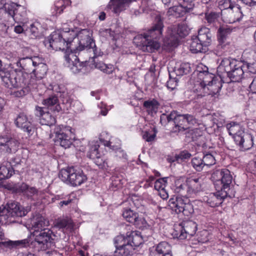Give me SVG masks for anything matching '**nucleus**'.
Returning a JSON list of instances; mask_svg holds the SVG:
<instances>
[{"mask_svg":"<svg viewBox=\"0 0 256 256\" xmlns=\"http://www.w3.org/2000/svg\"><path fill=\"white\" fill-rule=\"evenodd\" d=\"M26 16V11L24 8L20 6L17 8V10L15 12L14 16L12 17V20L18 22L24 20V18Z\"/></svg>","mask_w":256,"mask_h":256,"instance_id":"a19ab883","label":"nucleus"},{"mask_svg":"<svg viewBox=\"0 0 256 256\" xmlns=\"http://www.w3.org/2000/svg\"><path fill=\"white\" fill-rule=\"evenodd\" d=\"M122 216L126 221L138 228H141L146 222L142 218L140 217L137 212L130 209L124 210L122 212Z\"/></svg>","mask_w":256,"mask_h":256,"instance_id":"5701e85b","label":"nucleus"},{"mask_svg":"<svg viewBox=\"0 0 256 256\" xmlns=\"http://www.w3.org/2000/svg\"><path fill=\"white\" fill-rule=\"evenodd\" d=\"M196 224L193 221L184 222L176 227L172 234L174 238L184 240L193 236L196 231Z\"/></svg>","mask_w":256,"mask_h":256,"instance_id":"4468645a","label":"nucleus"},{"mask_svg":"<svg viewBox=\"0 0 256 256\" xmlns=\"http://www.w3.org/2000/svg\"><path fill=\"white\" fill-rule=\"evenodd\" d=\"M2 66V61L0 60V78L2 80L3 82L4 80L6 78L9 74L10 72L7 69L3 68Z\"/></svg>","mask_w":256,"mask_h":256,"instance_id":"680f3d73","label":"nucleus"},{"mask_svg":"<svg viewBox=\"0 0 256 256\" xmlns=\"http://www.w3.org/2000/svg\"><path fill=\"white\" fill-rule=\"evenodd\" d=\"M218 14L215 12H212L210 14H206V19L208 22L210 24L216 23L218 20Z\"/></svg>","mask_w":256,"mask_h":256,"instance_id":"13d9d810","label":"nucleus"},{"mask_svg":"<svg viewBox=\"0 0 256 256\" xmlns=\"http://www.w3.org/2000/svg\"><path fill=\"white\" fill-rule=\"evenodd\" d=\"M12 168L2 166L0 167V180L10 178L12 174L14 171Z\"/></svg>","mask_w":256,"mask_h":256,"instance_id":"c03bdc74","label":"nucleus"},{"mask_svg":"<svg viewBox=\"0 0 256 256\" xmlns=\"http://www.w3.org/2000/svg\"><path fill=\"white\" fill-rule=\"evenodd\" d=\"M62 32H66L68 33V38H66V42L68 43L69 48H70V51H72V47L70 46V43H72L74 40L76 39L78 36V32H77L72 30H69L68 31H63Z\"/></svg>","mask_w":256,"mask_h":256,"instance_id":"6e6d98bb","label":"nucleus"},{"mask_svg":"<svg viewBox=\"0 0 256 256\" xmlns=\"http://www.w3.org/2000/svg\"><path fill=\"white\" fill-rule=\"evenodd\" d=\"M194 7V4H186L184 2L183 4L170 7L168 11V14L169 16H173L176 18L181 17L186 12H190L193 9Z\"/></svg>","mask_w":256,"mask_h":256,"instance_id":"b1692460","label":"nucleus"},{"mask_svg":"<svg viewBox=\"0 0 256 256\" xmlns=\"http://www.w3.org/2000/svg\"><path fill=\"white\" fill-rule=\"evenodd\" d=\"M48 222L42 216L38 217L34 220L32 226L34 231L40 230L45 228L44 227L48 225Z\"/></svg>","mask_w":256,"mask_h":256,"instance_id":"ea45409f","label":"nucleus"},{"mask_svg":"<svg viewBox=\"0 0 256 256\" xmlns=\"http://www.w3.org/2000/svg\"><path fill=\"white\" fill-rule=\"evenodd\" d=\"M156 136V134H150L148 132H145L142 136V137L144 139L146 140L147 142H152V141Z\"/></svg>","mask_w":256,"mask_h":256,"instance_id":"338daca9","label":"nucleus"},{"mask_svg":"<svg viewBox=\"0 0 256 256\" xmlns=\"http://www.w3.org/2000/svg\"><path fill=\"white\" fill-rule=\"evenodd\" d=\"M21 190L24 192V194L28 197L31 198L36 194L38 192L37 190L33 187H29L26 184H22L21 186Z\"/></svg>","mask_w":256,"mask_h":256,"instance_id":"5fc2aeb1","label":"nucleus"},{"mask_svg":"<svg viewBox=\"0 0 256 256\" xmlns=\"http://www.w3.org/2000/svg\"><path fill=\"white\" fill-rule=\"evenodd\" d=\"M202 160L204 166L209 167L216 163L214 157L211 153L204 154Z\"/></svg>","mask_w":256,"mask_h":256,"instance_id":"864d4df0","label":"nucleus"},{"mask_svg":"<svg viewBox=\"0 0 256 256\" xmlns=\"http://www.w3.org/2000/svg\"><path fill=\"white\" fill-rule=\"evenodd\" d=\"M38 60V57L37 56L24 58L18 61L16 64L21 70H24L28 72H32L34 65L36 64Z\"/></svg>","mask_w":256,"mask_h":256,"instance_id":"bb28decb","label":"nucleus"},{"mask_svg":"<svg viewBox=\"0 0 256 256\" xmlns=\"http://www.w3.org/2000/svg\"><path fill=\"white\" fill-rule=\"evenodd\" d=\"M126 244H130L134 250L136 247L138 246L142 242L143 240L140 233L138 231H131L126 233V237H124Z\"/></svg>","mask_w":256,"mask_h":256,"instance_id":"a878e982","label":"nucleus"},{"mask_svg":"<svg viewBox=\"0 0 256 256\" xmlns=\"http://www.w3.org/2000/svg\"><path fill=\"white\" fill-rule=\"evenodd\" d=\"M197 38L206 48L212 42V34L210 30L206 27L201 28L198 32V35L196 36Z\"/></svg>","mask_w":256,"mask_h":256,"instance_id":"c756f323","label":"nucleus"},{"mask_svg":"<svg viewBox=\"0 0 256 256\" xmlns=\"http://www.w3.org/2000/svg\"><path fill=\"white\" fill-rule=\"evenodd\" d=\"M6 210L9 216L14 217H22L26 216L30 208H24L20 204L16 202H12L8 204V208Z\"/></svg>","mask_w":256,"mask_h":256,"instance_id":"393cba45","label":"nucleus"},{"mask_svg":"<svg viewBox=\"0 0 256 256\" xmlns=\"http://www.w3.org/2000/svg\"><path fill=\"white\" fill-rule=\"evenodd\" d=\"M212 178L216 179L215 186L216 189H219L228 194H231L232 176L228 169L216 170L212 175Z\"/></svg>","mask_w":256,"mask_h":256,"instance_id":"1a4fd4ad","label":"nucleus"},{"mask_svg":"<svg viewBox=\"0 0 256 256\" xmlns=\"http://www.w3.org/2000/svg\"><path fill=\"white\" fill-rule=\"evenodd\" d=\"M202 74L204 75L202 81L198 84H196L194 89V92L197 93L198 96L202 97L205 96L206 93L205 92L206 86L216 87L215 88L211 89L212 91L216 90V92H218L220 90L222 86L220 82L214 79L212 74H210L206 71L200 72V76H201Z\"/></svg>","mask_w":256,"mask_h":256,"instance_id":"9d476101","label":"nucleus"},{"mask_svg":"<svg viewBox=\"0 0 256 256\" xmlns=\"http://www.w3.org/2000/svg\"><path fill=\"white\" fill-rule=\"evenodd\" d=\"M217 190L218 191L216 193L210 194L204 199L207 204L212 208L220 206L224 198L232 196V194H228L226 192H224L219 189Z\"/></svg>","mask_w":256,"mask_h":256,"instance_id":"f3484780","label":"nucleus"},{"mask_svg":"<svg viewBox=\"0 0 256 256\" xmlns=\"http://www.w3.org/2000/svg\"><path fill=\"white\" fill-rule=\"evenodd\" d=\"M169 206L176 213L182 212L188 216H191L194 212L193 206L188 198L177 196L176 198H170Z\"/></svg>","mask_w":256,"mask_h":256,"instance_id":"9b49d317","label":"nucleus"},{"mask_svg":"<svg viewBox=\"0 0 256 256\" xmlns=\"http://www.w3.org/2000/svg\"><path fill=\"white\" fill-rule=\"evenodd\" d=\"M178 85V82L176 78H170L166 82V87L170 90H172L176 88Z\"/></svg>","mask_w":256,"mask_h":256,"instance_id":"e2e57ef3","label":"nucleus"},{"mask_svg":"<svg viewBox=\"0 0 256 256\" xmlns=\"http://www.w3.org/2000/svg\"><path fill=\"white\" fill-rule=\"evenodd\" d=\"M190 66L188 63H182L174 69L176 74L179 76L186 74L190 72Z\"/></svg>","mask_w":256,"mask_h":256,"instance_id":"79ce46f5","label":"nucleus"},{"mask_svg":"<svg viewBox=\"0 0 256 256\" xmlns=\"http://www.w3.org/2000/svg\"><path fill=\"white\" fill-rule=\"evenodd\" d=\"M220 6L222 10H227L228 9H232L236 6L232 2L231 0H222L220 2Z\"/></svg>","mask_w":256,"mask_h":256,"instance_id":"4d7b16f0","label":"nucleus"},{"mask_svg":"<svg viewBox=\"0 0 256 256\" xmlns=\"http://www.w3.org/2000/svg\"><path fill=\"white\" fill-rule=\"evenodd\" d=\"M68 33L54 32L50 36L49 39L50 46L56 50H64V54L68 50L70 52L68 43L66 42L68 38ZM65 55H64V56Z\"/></svg>","mask_w":256,"mask_h":256,"instance_id":"ddd939ff","label":"nucleus"},{"mask_svg":"<svg viewBox=\"0 0 256 256\" xmlns=\"http://www.w3.org/2000/svg\"><path fill=\"white\" fill-rule=\"evenodd\" d=\"M190 50L193 53L203 52H206V47L200 42L196 36H192L190 46Z\"/></svg>","mask_w":256,"mask_h":256,"instance_id":"473e14b6","label":"nucleus"},{"mask_svg":"<svg viewBox=\"0 0 256 256\" xmlns=\"http://www.w3.org/2000/svg\"><path fill=\"white\" fill-rule=\"evenodd\" d=\"M243 56L245 58L246 64H251L252 62H256V50H246L244 52Z\"/></svg>","mask_w":256,"mask_h":256,"instance_id":"a18cd8bd","label":"nucleus"},{"mask_svg":"<svg viewBox=\"0 0 256 256\" xmlns=\"http://www.w3.org/2000/svg\"><path fill=\"white\" fill-rule=\"evenodd\" d=\"M47 70V66L38 58V60L36 61L31 72V76L36 80L38 88L42 86L40 82L41 80L46 74Z\"/></svg>","mask_w":256,"mask_h":256,"instance_id":"a211bd4d","label":"nucleus"},{"mask_svg":"<svg viewBox=\"0 0 256 256\" xmlns=\"http://www.w3.org/2000/svg\"><path fill=\"white\" fill-rule=\"evenodd\" d=\"M175 111L172 112L170 114H162L160 117V122L163 126H166L168 123L172 126V121Z\"/></svg>","mask_w":256,"mask_h":256,"instance_id":"49530a36","label":"nucleus"},{"mask_svg":"<svg viewBox=\"0 0 256 256\" xmlns=\"http://www.w3.org/2000/svg\"><path fill=\"white\" fill-rule=\"evenodd\" d=\"M248 72L252 74H256V62H252L251 64H246Z\"/></svg>","mask_w":256,"mask_h":256,"instance_id":"774afa93","label":"nucleus"},{"mask_svg":"<svg viewBox=\"0 0 256 256\" xmlns=\"http://www.w3.org/2000/svg\"><path fill=\"white\" fill-rule=\"evenodd\" d=\"M60 98L64 104H68L70 105L72 98L67 92H63L60 94Z\"/></svg>","mask_w":256,"mask_h":256,"instance_id":"bf43d9fd","label":"nucleus"},{"mask_svg":"<svg viewBox=\"0 0 256 256\" xmlns=\"http://www.w3.org/2000/svg\"><path fill=\"white\" fill-rule=\"evenodd\" d=\"M191 163L192 167L198 172L202 171L204 167L202 158H200L195 157L192 158Z\"/></svg>","mask_w":256,"mask_h":256,"instance_id":"3c124183","label":"nucleus"},{"mask_svg":"<svg viewBox=\"0 0 256 256\" xmlns=\"http://www.w3.org/2000/svg\"><path fill=\"white\" fill-rule=\"evenodd\" d=\"M188 133L192 135V140H196L197 138L201 136V132L198 128L190 130Z\"/></svg>","mask_w":256,"mask_h":256,"instance_id":"0e129e2a","label":"nucleus"},{"mask_svg":"<svg viewBox=\"0 0 256 256\" xmlns=\"http://www.w3.org/2000/svg\"><path fill=\"white\" fill-rule=\"evenodd\" d=\"M218 40V44H217L215 51L216 54L218 56L222 55L228 48V43L226 42V40Z\"/></svg>","mask_w":256,"mask_h":256,"instance_id":"de8ad7c7","label":"nucleus"},{"mask_svg":"<svg viewBox=\"0 0 256 256\" xmlns=\"http://www.w3.org/2000/svg\"><path fill=\"white\" fill-rule=\"evenodd\" d=\"M54 224L56 228L68 232H71L74 227L72 220L68 218H58L55 220Z\"/></svg>","mask_w":256,"mask_h":256,"instance_id":"7c9ffc66","label":"nucleus"},{"mask_svg":"<svg viewBox=\"0 0 256 256\" xmlns=\"http://www.w3.org/2000/svg\"><path fill=\"white\" fill-rule=\"evenodd\" d=\"M231 32V30L226 26H220L218 31V40H226L227 36Z\"/></svg>","mask_w":256,"mask_h":256,"instance_id":"09e8293b","label":"nucleus"},{"mask_svg":"<svg viewBox=\"0 0 256 256\" xmlns=\"http://www.w3.org/2000/svg\"><path fill=\"white\" fill-rule=\"evenodd\" d=\"M18 81H16V77H14V80H10V72L9 74L4 80V83L5 86L11 88H22L20 94L21 96L24 95L26 92L29 90L33 89L38 90L37 86V82L36 80L30 76V80H28L29 76L27 73L23 74L20 68H18Z\"/></svg>","mask_w":256,"mask_h":256,"instance_id":"20e7f679","label":"nucleus"},{"mask_svg":"<svg viewBox=\"0 0 256 256\" xmlns=\"http://www.w3.org/2000/svg\"><path fill=\"white\" fill-rule=\"evenodd\" d=\"M116 250L112 256H130L133 250L130 244H126L124 236L122 235L117 236L114 238Z\"/></svg>","mask_w":256,"mask_h":256,"instance_id":"2eb2a0df","label":"nucleus"},{"mask_svg":"<svg viewBox=\"0 0 256 256\" xmlns=\"http://www.w3.org/2000/svg\"><path fill=\"white\" fill-rule=\"evenodd\" d=\"M19 6L14 3H7L5 4L4 8L5 10V14L10 17V18L12 20V17L14 16L15 12L17 10Z\"/></svg>","mask_w":256,"mask_h":256,"instance_id":"58836bf2","label":"nucleus"},{"mask_svg":"<svg viewBox=\"0 0 256 256\" xmlns=\"http://www.w3.org/2000/svg\"><path fill=\"white\" fill-rule=\"evenodd\" d=\"M37 25L38 24H30V32L34 36H38L40 34V32L38 28Z\"/></svg>","mask_w":256,"mask_h":256,"instance_id":"69168bd1","label":"nucleus"},{"mask_svg":"<svg viewBox=\"0 0 256 256\" xmlns=\"http://www.w3.org/2000/svg\"><path fill=\"white\" fill-rule=\"evenodd\" d=\"M112 142L110 141H104V146L110 147L112 150H115L116 156L119 158H126V154L122 150L121 148L118 146H114L112 145Z\"/></svg>","mask_w":256,"mask_h":256,"instance_id":"4c0bfd02","label":"nucleus"},{"mask_svg":"<svg viewBox=\"0 0 256 256\" xmlns=\"http://www.w3.org/2000/svg\"><path fill=\"white\" fill-rule=\"evenodd\" d=\"M188 128L189 126L186 124V120L184 114H177L175 112L170 132L178 134L184 132Z\"/></svg>","mask_w":256,"mask_h":256,"instance_id":"aec40b11","label":"nucleus"},{"mask_svg":"<svg viewBox=\"0 0 256 256\" xmlns=\"http://www.w3.org/2000/svg\"><path fill=\"white\" fill-rule=\"evenodd\" d=\"M143 106L146 108L147 112L152 116L157 112L160 104L156 100L152 99L144 101Z\"/></svg>","mask_w":256,"mask_h":256,"instance_id":"72a5a7b5","label":"nucleus"},{"mask_svg":"<svg viewBox=\"0 0 256 256\" xmlns=\"http://www.w3.org/2000/svg\"><path fill=\"white\" fill-rule=\"evenodd\" d=\"M36 116L40 118V123L42 125L51 126L56 122V119L46 109L40 106H36Z\"/></svg>","mask_w":256,"mask_h":256,"instance_id":"412c9836","label":"nucleus"},{"mask_svg":"<svg viewBox=\"0 0 256 256\" xmlns=\"http://www.w3.org/2000/svg\"><path fill=\"white\" fill-rule=\"evenodd\" d=\"M58 97L55 96H51L44 99L42 101V104L48 107L55 106L54 111L59 112L61 110L60 104H58Z\"/></svg>","mask_w":256,"mask_h":256,"instance_id":"e433bc0d","label":"nucleus"},{"mask_svg":"<svg viewBox=\"0 0 256 256\" xmlns=\"http://www.w3.org/2000/svg\"><path fill=\"white\" fill-rule=\"evenodd\" d=\"M174 191L182 195V198H188L190 196L186 192L188 184L186 181L184 182L180 180H177L175 182Z\"/></svg>","mask_w":256,"mask_h":256,"instance_id":"f704fd0d","label":"nucleus"},{"mask_svg":"<svg viewBox=\"0 0 256 256\" xmlns=\"http://www.w3.org/2000/svg\"><path fill=\"white\" fill-rule=\"evenodd\" d=\"M99 146V144L97 142H95L94 144L92 145L87 154V156L91 159L97 158L98 160L100 157L98 152Z\"/></svg>","mask_w":256,"mask_h":256,"instance_id":"37998d69","label":"nucleus"},{"mask_svg":"<svg viewBox=\"0 0 256 256\" xmlns=\"http://www.w3.org/2000/svg\"><path fill=\"white\" fill-rule=\"evenodd\" d=\"M28 243V242L26 239H24L21 240H9L7 242H0V250L1 249H4V248L11 249L18 246H25Z\"/></svg>","mask_w":256,"mask_h":256,"instance_id":"2f4dec72","label":"nucleus"},{"mask_svg":"<svg viewBox=\"0 0 256 256\" xmlns=\"http://www.w3.org/2000/svg\"><path fill=\"white\" fill-rule=\"evenodd\" d=\"M185 120H186V124L189 126H194L198 124L197 120L192 116L189 114H184Z\"/></svg>","mask_w":256,"mask_h":256,"instance_id":"052dcab7","label":"nucleus"},{"mask_svg":"<svg viewBox=\"0 0 256 256\" xmlns=\"http://www.w3.org/2000/svg\"><path fill=\"white\" fill-rule=\"evenodd\" d=\"M227 128L230 135L233 136L236 144L242 150H250L254 145L253 137L252 134L246 132L238 124H228Z\"/></svg>","mask_w":256,"mask_h":256,"instance_id":"39448f33","label":"nucleus"},{"mask_svg":"<svg viewBox=\"0 0 256 256\" xmlns=\"http://www.w3.org/2000/svg\"><path fill=\"white\" fill-rule=\"evenodd\" d=\"M190 28L185 22L173 25L168 28L166 34L164 38L165 44L170 46H177L180 37L188 35Z\"/></svg>","mask_w":256,"mask_h":256,"instance_id":"423d86ee","label":"nucleus"},{"mask_svg":"<svg viewBox=\"0 0 256 256\" xmlns=\"http://www.w3.org/2000/svg\"><path fill=\"white\" fill-rule=\"evenodd\" d=\"M188 190L186 192L190 196L193 194H196L201 190L202 179L198 178H190L186 180Z\"/></svg>","mask_w":256,"mask_h":256,"instance_id":"cd10ccee","label":"nucleus"},{"mask_svg":"<svg viewBox=\"0 0 256 256\" xmlns=\"http://www.w3.org/2000/svg\"><path fill=\"white\" fill-rule=\"evenodd\" d=\"M33 235L34 236V246L38 244L41 250L52 248L54 246L56 236L50 229L44 228L34 231Z\"/></svg>","mask_w":256,"mask_h":256,"instance_id":"6e6552de","label":"nucleus"},{"mask_svg":"<svg viewBox=\"0 0 256 256\" xmlns=\"http://www.w3.org/2000/svg\"><path fill=\"white\" fill-rule=\"evenodd\" d=\"M70 44L72 51L68 50L65 56L64 59L67 62L68 66L70 67L74 73H76L84 66L83 62L79 61L77 53L84 50L85 48H88L90 52H92L96 56V44L93 40L90 37V32L84 29L80 31L78 34L76 39L74 40Z\"/></svg>","mask_w":256,"mask_h":256,"instance_id":"f257e3e1","label":"nucleus"},{"mask_svg":"<svg viewBox=\"0 0 256 256\" xmlns=\"http://www.w3.org/2000/svg\"><path fill=\"white\" fill-rule=\"evenodd\" d=\"M164 24L162 20L158 18L157 22L148 31L136 35L134 43L143 52H153L160 47L158 40L162 38Z\"/></svg>","mask_w":256,"mask_h":256,"instance_id":"f03ea898","label":"nucleus"},{"mask_svg":"<svg viewBox=\"0 0 256 256\" xmlns=\"http://www.w3.org/2000/svg\"><path fill=\"white\" fill-rule=\"evenodd\" d=\"M192 154L188 151L184 150L180 152L178 154H176L175 160L174 161H176L178 162H182L190 158Z\"/></svg>","mask_w":256,"mask_h":256,"instance_id":"603ef678","label":"nucleus"},{"mask_svg":"<svg viewBox=\"0 0 256 256\" xmlns=\"http://www.w3.org/2000/svg\"><path fill=\"white\" fill-rule=\"evenodd\" d=\"M96 56H94L92 57V58L94 59L93 61L94 62V65L95 68L106 74H112L114 70L113 66L112 64H106L102 62H96L95 60L99 55L96 52Z\"/></svg>","mask_w":256,"mask_h":256,"instance_id":"c9c22d12","label":"nucleus"},{"mask_svg":"<svg viewBox=\"0 0 256 256\" xmlns=\"http://www.w3.org/2000/svg\"><path fill=\"white\" fill-rule=\"evenodd\" d=\"M54 142L62 147L69 148L72 144V132L70 126H59L54 128Z\"/></svg>","mask_w":256,"mask_h":256,"instance_id":"f8f14e48","label":"nucleus"},{"mask_svg":"<svg viewBox=\"0 0 256 256\" xmlns=\"http://www.w3.org/2000/svg\"><path fill=\"white\" fill-rule=\"evenodd\" d=\"M244 64L235 59L222 60L217 68L219 76H224V74L230 78L232 82H240L244 76Z\"/></svg>","mask_w":256,"mask_h":256,"instance_id":"7ed1b4c3","label":"nucleus"},{"mask_svg":"<svg viewBox=\"0 0 256 256\" xmlns=\"http://www.w3.org/2000/svg\"><path fill=\"white\" fill-rule=\"evenodd\" d=\"M222 16L223 20L226 22L233 24L236 22L240 21L242 18L243 14L240 8L237 6L232 9L222 10Z\"/></svg>","mask_w":256,"mask_h":256,"instance_id":"6ab92c4d","label":"nucleus"},{"mask_svg":"<svg viewBox=\"0 0 256 256\" xmlns=\"http://www.w3.org/2000/svg\"><path fill=\"white\" fill-rule=\"evenodd\" d=\"M170 246L166 242L159 243L152 256H172Z\"/></svg>","mask_w":256,"mask_h":256,"instance_id":"c85d7f7f","label":"nucleus"},{"mask_svg":"<svg viewBox=\"0 0 256 256\" xmlns=\"http://www.w3.org/2000/svg\"><path fill=\"white\" fill-rule=\"evenodd\" d=\"M20 143L7 136H0V151L6 154H14L19 148Z\"/></svg>","mask_w":256,"mask_h":256,"instance_id":"dca6fc26","label":"nucleus"},{"mask_svg":"<svg viewBox=\"0 0 256 256\" xmlns=\"http://www.w3.org/2000/svg\"><path fill=\"white\" fill-rule=\"evenodd\" d=\"M16 126L21 128L28 135H32L34 132L35 128L32 122L28 120L27 116L23 112L20 113L15 120Z\"/></svg>","mask_w":256,"mask_h":256,"instance_id":"4be33fe9","label":"nucleus"},{"mask_svg":"<svg viewBox=\"0 0 256 256\" xmlns=\"http://www.w3.org/2000/svg\"><path fill=\"white\" fill-rule=\"evenodd\" d=\"M71 3L70 0H60L56 2L54 6L56 13L60 14L64 9Z\"/></svg>","mask_w":256,"mask_h":256,"instance_id":"8fccbe9b","label":"nucleus"},{"mask_svg":"<svg viewBox=\"0 0 256 256\" xmlns=\"http://www.w3.org/2000/svg\"><path fill=\"white\" fill-rule=\"evenodd\" d=\"M58 176L62 182L73 186H80L87 180V176L83 171L74 167L61 170Z\"/></svg>","mask_w":256,"mask_h":256,"instance_id":"0eeeda50","label":"nucleus"}]
</instances>
